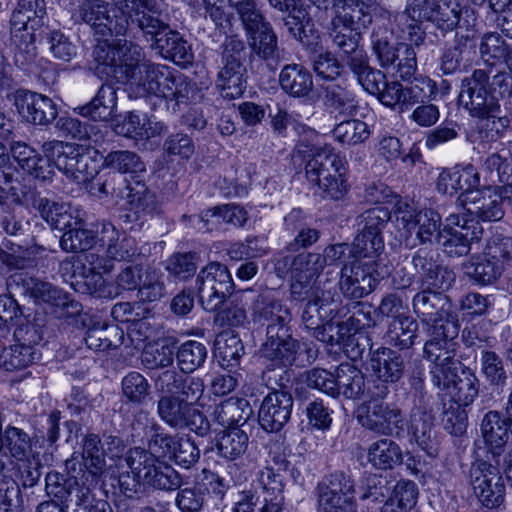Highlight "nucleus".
Masks as SVG:
<instances>
[{
  "instance_id": "f257e3e1",
  "label": "nucleus",
  "mask_w": 512,
  "mask_h": 512,
  "mask_svg": "<svg viewBox=\"0 0 512 512\" xmlns=\"http://www.w3.org/2000/svg\"><path fill=\"white\" fill-rule=\"evenodd\" d=\"M479 52L484 68L475 69L461 80L459 102L473 118L481 120L501 117L497 94L512 95V77L506 71V58L510 54L505 41L498 33H486L481 38Z\"/></svg>"
},
{
  "instance_id": "f03ea898",
  "label": "nucleus",
  "mask_w": 512,
  "mask_h": 512,
  "mask_svg": "<svg viewBox=\"0 0 512 512\" xmlns=\"http://www.w3.org/2000/svg\"><path fill=\"white\" fill-rule=\"evenodd\" d=\"M106 454L102 439L95 433H87L82 439L81 460L72 457L66 461L68 477L57 472L45 477V489L49 496L57 497L69 506H89L96 501L94 489L106 472Z\"/></svg>"
},
{
  "instance_id": "7ed1b4c3",
  "label": "nucleus",
  "mask_w": 512,
  "mask_h": 512,
  "mask_svg": "<svg viewBox=\"0 0 512 512\" xmlns=\"http://www.w3.org/2000/svg\"><path fill=\"white\" fill-rule=\"evenodd\" d=\"M45 14L44 0H19L12 13L10 24L13 59L15 65L22 69H27L37 57L35 31L43 25Z\"/></svg>"
},
{
  "instance_id": "20e7f679",
  "label": "nucleus",
  "mask_w": 512,
  "mask_h": 512,
  "mask_svg": "<svg viewBox=\"0 0 512 512\" xmlns=\"http://www.w3.org/2000/svg\"><path fill=\"white\" fill-rule=\"evenodd\" d=\"M459 333L458 321H446L429 330V340L424 345L425 357L433 363L430 369L433 385L448 384L455 372L462 369L457 358V342Z\"/></svg>"
},
{
  "instance_id": "39448f33",
  "label": "nucleus",
  "mask_w": 512,
  "mask_h": 512,
  "mask_svg": "<svg viewBox=\"0 0 512 512\" xmlns=\"http://www.w3.org/2000/svg\"><path fill=\"white\" fill-rule=\"evenodd\" d=\"M273 461L279 465L277 469L268 465L259 471L256 479L257 487L262 491V500L257 490L239 492L233 512H283L284 508V475L289 462L284 458Z\"/></svg>"
},
{
  "instance_id": "423d86ee",
  "label": "nucleus",
  "mask_w": 512,
  "mask_h": 512,
  "mask_svg": "<svg viewBox=\"0 0 512 512\" xmlns=\"http://www.w3.org/2000/svg\"><path fill=\"white\" fill-rule=\"evenodd\" d=\"M345 173V161L328 144H324L323 149L315 153L305 165L309 183L318 186L323 197L334 200L343 198L348 191Z\"/></svg>"
},
{
  "instance_id": "0eeeda50",
  "label": "nucleus",
  "mask_w": 512,
  "mask_h": 512,
  "mask_svg": "<svg viewBox=\"0 0 512 512\" xmlns=\"http://www.w3.org/2000/svg\"><path fill=\"white\" fill-rule=\"evenodd\" d=\"M113 15L109 14L108 4L100 0H88L79 5L74 16L89 25L95 34L102 37L108 35L125 36L130 27L136 28V18L134 12L120 10L112 5Z\"/></svg>"
},
{
  "instance_id": "6e6552de",
  "label": "nucleus",
  "mask_w": 512,
  "mask_h": 512,
  "mask_svg": "<svg viewBox=\"0 0 512 512\" xmlns=\"http://www.w3.org/2000/svg\"><path fill=\"white\" fill-rule=\"evenodd\" d=\"M245 44L236 36L227 37L222 45L221 66L217 75V87L222 97L236 99L246 90L247 70Z\"/></svg>"
},
{
  "instance_id": "1a4fd4ad",
  "label": "nucleus",
  "mask_w": 512,
  "mask_h": 512,
  "mask_svg": "<svg viewBox=\"0 0 512 512\" xmlns=\"http://www.w3.org/2000/svg\"><path fill=\"white\" fill-rule=\"evenodd\" d=\"M125 461L142 483L155 489L171 491L182 485L181 475L171 465L143 448L130 449Z\"/></svg>"
},
{
  "instance_id": "9d476101",
  "label": "nucleus",
  "mask_w": 512,
  "mask_h": 512,
  "mask_svg": "<svg viewBox=\"0 0 512 512\" xmlns=\"http://www.w3.org/2000/svg\"><path fill=\"white\" fill-rule=\"evenodd\" d=\"M157 24H148L143 18H136V28L152 41V47L158 50L165 58L176 64L188 63L193 54L187 41L179 32L170 29L169 24L163 19L160 8L156 9Z\"/></svg>"
},
{
  "instance_id": "9b49d317",
  "label": "nucleus",
  "mask_w": 512,
  "mask_h": 512,
  "mask_svg": "<svg viewBox=\"0 0 512 512\" xmlns=\"http://www.w3.org/2000/svg\"><path fill=\"white\" fill-rule=\"evenodd\" d=\"M233 287L231 273L219 262H210L196 278L199 303L209 312L218 309L232 295Z\"/></svg>"
},
{
  "instance_id": "f8f14e48",
  "label": "nucleus",
  "mask_w": 512,
  "mask_h": 512,
  "mask_svg": "<svg viewBox=\"0 0 512 512\" xmlns=\"http://www.w3.org/2000/svg\"><path fill=\"white\" fill-rule=\"evenodd\" d=\"M160 419L174 429H189L198 436L210 433L211 425L207 417L196 407L174 397L161 395L157 402Z\"/></svg>"
},
{
  "instance_id": "ddd939ff",
  "label": "nucleus",
  "mask_w": 512,
  "mask_h": 512,
  "mask_svg": "<svg viewBox=\"0 0 512 512\" xmlns=\"http://www.w3.org/2000/svg\"><path fill=\"white\" fill-rule=\"evenodd\" d=\"M369 368L376 378L371 395L376 399H385L389 386L397 383L404 375L405 361L402 355L388 347H379L369 353Z\"/></svg>"
},
{
  "instance_id": "4468645a",
  "label": "nucleus",
  "mask_w": 512,
  "mask_h": 512,
  "mask_svg": "<svg viewBox=\"0 0 512 512\" xmlns=\"http://www.w3.org/2000/svg\"><path fill=\"white\" fill-rule=\"evenodd\" d=\"M239 297L246 302H252V320L254 323L266 325V335L270 334L272 328L281 334L290 331L291 311L282 301L275 299L269 293L256 294L252 289L244 290Z\"/></svg>"
},
{
  "instance_id": "2eb2a0df",
  "label": "nucleus",
  "mask_w": 512,
  "mask_h": 512,
  "mask_svg": "<svg viewBox=\"0 0 512 512\" xmlns=\"http://www.w3.org/2000/svg\"><path fill=\"white\" fill-rule=\"evenodd\" d=\"M353 494L350 476L335 472L324 477L316 488L318 512H357Z\"/></svg>"
},
{
  "instance_id": "dca6fc26",
  "label": "nucleus",
  "mask_w": 512,
  "mask_h": 512,
  "mask_svg": "<svg viewBox=\"0 0 512 512\" xmlns=\"http://www.w3.org/2000/svg\"><path fill=\"white\" fill-rule=\"evenodd\" d=\"M85 261H76L72 265L71 287L80 294L90 295L95 298L113 299L117 297L113 285L106 283L99 269L102 268L98 255L90 253L85 256Z\"/></svg>"
},
{
  "instance_id": "f3484780",
  "label": "nucleus",
  "mask_w": 512,
  "mask_h": 512,
  "mask_svg": "<svg viewBox=\"0 0 512 512\" xmlns=\"http://www.w3.org/2000/svg\"><path fill=\"white\" fill-rule=\"evenodd\" d=\"M128 70L122 79L130 97H145L157 89L156 82L161 65L145 60L142 48L138 44H129Z\"/></svg>"
},
{
  "instance_id": "a211bd4d",
  "label": "nucleus",
  "mask_w": 512,
  "mask_h": 512,
  "mask_svg": "<svg viewBox=\"0 0 512 512\" xmlns=\"http://www.w3.org/2000/svg\"><path fill=\"white\" fill-rule=\"evenodd\" d=\"M129 44L135 43L127 39L98 42L93 50L95 73L101 78L121 82L128 70Z\"/></svg>"
},
{
  "instance_id": "6ab92c4d",
  "label": "nucleus",
  "mask_w": 512,
  "mask_h": 512,
  "mask_svg": "<svg viewBox=\"0 0 512 512\" xmlns=\"http://www.w3.org/2000/svg\"><path fill=\"white\" fill-rule=\"evenodd\" d=\"M42 149L53 164V169L57 167L75 180L87 173V160L91 158L88 155L91 151L89 147L52 140L45 142Z\"/></svg>"
},
{
  "instance_id": "aec40b11",
  "label": "nucleus",
  "mask_w": 512,
  "mask_h": 512,
  "mask_svg": "<svg viewBox=\"0 0 512 512\" xmlns=\"http://www.w3.org/2000/svg\"><path fill=\"white\" fill-rule=\"evenodd\" d=\"M471 485L481 504L489 509L499 507L504 501L505 486L496 467L479 461L470 471Z\"/></svg>"
},
{
  "instance_id": "412c9836",
  "label": "nucleus",
  "mask_w": 512,
  "mask_h": 512,
  "mask_svg": "<svg viewBox=\"0 0 512 512\" xmlns=\"http://www.w3.org/2000/svg\"><path fill=\"white\" fill-rule=\"evenodd\" d=\"M363 428L384 436H399L404 431V415L395 404L384 401H372L367 405L366 413L359 417Z\"/></svg>"
},
{
  "instance_id": "4be33fe9",
  "label": "nucleus",
  "mask_w": 512,
  "mask_h": 512,
  "mask_svg": "<svg viewBox=\"0 0 512 512\" xmlns=\"http://www.w3.org/2000/svg\"><path fill=\"white\" fill-rule=\"evenodd\" d=\"M332 8L338 22L348 24L360 32L372 23L374 16L383 20H389L391 16L388 10L373 0H333Z\"/></svg>"
},
{
  "instance_id": "5701e85b",
  "label": "nucleus",
  "mask_w": 512,
  "mask_h": 512,
  "mask_svg": "<svg viewBox=\"0 0 512 512\" xmlns=\"http://www.w3.org/2000/svg\"><path fill=\"white\" fill-rule=\"evenodd\" d=\"M423 287L448 290L455 282V273L440 262V255L431 249H419L412 258Z\"/></svg>"
},
{
  "instance_id": "b1692460",
  "label": "nucleus",
  "mask_w": 512,
  "mask_h": 512,
  "mask_svg": "<svg viewBox=\"0 0 512 512\" xmlns=\"http://www.w3.org/2000/svg\"><path fill=\"white\" fill-rule=\"evenodd\" d=\"M443 291L439 288L423 287V290L413 297L415 313L422 317L423 322L431 326L430 329L446 321H457L450 313L451 304Z\"/></svg>"
},
{
  "instance_id": "393cba45",
  "label": "nucleus",
  "mask_w": 512,
  "mask_h": 512,
  "mask_svg": "<svg viewBox=\"0 0 512 512\" xmlns=\"http://www.w3.org/2000/svg\"><path fill=\"white\" fill-rule=\"evenodd\" d=\"M13 102L19 115L28 123L48 125L57 117L55 103L45 95L18 89L13 94Z\"/></svg>"
},
{
  "instance_id": "a878e982",
  "label": "nucleus",
  "mask_w": 512,
  "mask_h": 512,
  "mask_svg": "<svg viewBox=\"0 0 512 512\" xmlns=\"http://www.w3.org/2000/svg\"><path fill=\"white\" fill-rule=\"evenodd\" d=\"M293 403L292 395L285 390L268 393L258 413L260 426L267 432L280 431L290 420Z\"/></svg>"
},
{
  "instance_id": "bb28decb",
  "label": "nucleus",
  "mask_w": 512,
  "mask_h": 512,
  "mask_svg": "<svg viewBox=\"0 0 512 512\" xmlns=\"http://www.w3.org/2000/svg\"><path fill=\"white\" fill-rule=\"evenodd\" d=\"M301 351V343L292 337L291 331L278 333L274 328L266 335V341L261 345L259 354L265 362L272 366H292Z\"/></svg>"
},
{
  "instance_id": "cd10ccee",
  "label": "nucleus",
  "mask_w": 512,
  "mask_h": 512,
  "mask_svg": "<svg viewBox=\"0 0 512 512\" xmlns=\"http://www.w3.org/2000/svg\"><path fill=\"white\" fill-rule=\"evenodd\" d=\"M96 234L102 245L106 246V253L111 259L132 261L139 255L136 240L124 231L118 230L111 222H99Z\"/></svg>"
},
{
  "instance_id": "c85d7f7f",
  "label": "nucleus",
  "mask_w": 512,
  "mask_h": 512,
  "mask_svg": "<svg viewBox=\"0 0 512 512\" xmlns=\"http://www.w3.org/2000/svg\"><path fill=\"white\" fill-rule=\"evenodd\" d=\"M376 284L377 278L368 263L353 260L341 269L339 286L347 298H363L374 290Z\"/></svg>"
},
{
  "instance_id": "c756f323",
  "label": "nucleus",
  "mask_w": 512,
  "mask_h": 512,
  "mask_svg": "<svg viewBox=\"0 0 512 512\" xmlns=\"http://www.w3.org/2000/svg\"><path fill=\"white\" fill-rule=\"evenodd\" d=\"M6 145L9 146L10 153L18 167L25 173L42 182L50 181L53 178L55 170L47 156H41L26 143L14 139Z\"/></svg>"
},
{
  "instance_id": "7c9ffc66",
  "label": "nucleus",
  "mask_w": 512,
  "mask_h": 512,
  "mask_svg": "<svg viewBox=\"0 0 512 512\" xmlns=\"http://www.w3.org/2000/svg\"><path fill=\"white\" fill-rule=\"evenodd\" d=\"M434 415L426 406H415L411 413V432L418 446L429 456L438 454Z\"/></svg>"
},
{
  "instance_id": "2f4dec72",
  "label": "nucleus",
  "mask_w": 512,
  "mask_h": 512,
  "mask_svg": "<svg viewBox=\"0 0 512 512\" xmlns=\"http://www.w3.org/2000/svg\"><path fill=\"white\" fill-rule=\"evenodd\" d=\"M157 89L151 95L164 98L172 102L174 112L180 110V105L186 103L191 87L183 75H175L167 66H161L157 82Z\"/></svg>"
},
{
  "instance_id": "473e14b6",
  "label": "nucleus",
  "mask_w": 512,
  "mask_h": 512,
  "mask_svg": "<svg viewBox=\"0 0 512 512\" xmlns=\"http://www.w3.org/2000/svg\"><path fill=\"white\" fill-rule=\"evenodd\" d=\"M463 207L471 216L484 222L500 221L505 214L496 191L494 195L487 194L483 190L467 194Z\"/></svg>"
},
{
  "instance_id": "72a5a7b5",
  "label": "nucleus",
  "mask_w": 512,
  "mask_h": 512,
  "mask_svg": "<svg viewBox=\"0 0 512 512\" xmlns=\"http://www.w3.org/2000/svg\"><path fill=\"white\" fill-rule=\"evenodd\" d=\"M124 340V331L117 324L92 321L88 327L84 341L87 347L95 351H106L118 348Z\"/></svg>"
},
{
  "instance_id": "f704fd0d",
  "label": "nucleus",
  "mask_w": 512,
  "mask_h": 512,
  "mask_svg": "<svg viewBox=\"0 0 512 512\" xmlns=\"http://www.w3.org/2000/svg\"><path fill=\"white\" fill-rule=\"evenodd\" d=\"M440 390L446 391L454 399L453 402L463 406L470 405L479 394V379L473 371L465 368L455 372V376L448 384L435 385Z\"/></svg>"
},
{
  "instance_id": "c9c22d12",
  "label": "nucleus",
  "mask_w": 512,
  "mask_h": 512,
  "mask_svg": "<svg viewBox=\"0 0 512 512\" xmlns=\"http://www.w3.org/2000/svg\"><path fill=\"white\" fill-rule=\"evenodd\" d=\"M463 269L471 281L480 286H487L500 279L504 272V264L480 253L463 263Z\"/></svg>"
},
{
  "instance_id": "e433bc0d",
  "label": "nucleus",
  "mask_w": 512,
  "mask_h": 512,
  "mask_svg": "<svg viewBox=\"0 0 512 512\" xmlns=\"http://www.w3.org/2000/svg\"><path fill=\"white\" fill-rule=\"evenodd\" d=\"M509 422L502 419L497 411H489L481 423V432L488 452L494 458L499 457L508 440Z\"/></svg>"
},
{
  "instance_id": "4c0bfd02",
  "label": "nucleus",
  "mask_w": 512,
  "mask_h": 512,
  "mask_svg": "<svg viewBox=\"0 0 512 512\" xmlns=\"http://www.w3.org/2000/svg\"><path fill=\"white\" fill-rule=\"evenodd\" d=\"M116 105V90L109 84H103L91 102L75 108L74 111L94 121H108L114 115Z\"/></svg>"
},
{
  "instance_id": "58836bf2",
  "label": "nucleus",
  "mask_w": 512,
  "mask_h": 512,
  "mask_svg": "<svg viewBox=\"0 0 512 512\" xmlns=\"http://www.w3.org/2000/svg\"><path fill=\"white\" fill-rule=\"evenodd\" d=\"M438 94L437 84L427 76L415 77L406 86L401 84V99H399V111L404 112L418 103H425L436 99Z\"/></svg>"
},
{
  "instance_id": "ea45409f",
  "label": "nucleus",
  "mask_w": 512,
  "mask_h": 512,
  "mask_svg": "<svg viewBox=\"0 0 512 512\" xmlns=\"http://www.w3.org/2000/svg\"><path fill=\"white\" fill-rule=\"evenodd\" d=\"M40 216L54 229L66 230L68 227L79 224L70 204L54 201L42 197L35 208Z\"/></svg>"
},
{
  "instance_id": "a19ab883",
  "label": "nucleus",
  "mask_w": 512,
  "mask_h": 512,
  "mask_svg": "<svg viewBox=\"0 0 512 512\" xmlns=\"http://www.w3.org/2000/svg\"><path fill=\"white\" fill-rule=\"evenodd\" d=\"M323 104L340 114H352L356 107L355 96L343 79L329 81L321 85Z\"/></svg>"
},
{
  "instance_id": "79ce46f5",
  "label": "nucleus",
  "mask_w": 512,
  "mask_h": 512,
  "mask_svg": "<svg viewBox=\"0 0 512 512\" xmlns=\"http://www.w3.org/2000/svg\"><path fill=\"white\" fill-rule=\"evenodd\" d=\"M367 459L376 469L388 470L402 463L403 454L396 442L382 438L368 447Z\"/></svg>"
},
{
  "instance_id": "37998d69",
  "label": "nucleus",
  "mask_w": 512,
  "mask_h": 512,
  "mask_svg": "<svg viewBox=\"0 0 512 512\" xmlns=\"http://www.w3.org/2000/svg\"><path fill=\"white\" fill-rule=\"evenodd\" d=\"M32 293L43 302L61 308L68 316L78 315L82 310L81 304L74 300L69 293L48 282H36Z\"/></svg>"
},
{
  "instance_id": "c03bdc74",
  "label": "nucleus",
  "mask_w": 512,
  "mask_h": 512,
  "mask_svg": "<svg viewBox=\"0 0 512 512\" xmlns=\"http://www.w3.org/2000/svg\"><path fill=\"white\" fill-rule=\"evenodd\" d=\"M281 88L293 97H305L313 88L308 70L298 64L286 65L279 76Z\"/></svg>"
},
{
  "instance_id": "a18cd8bd",
  "label": "nucleus",
  "mask_w": 512,
  "mask_h": 512,
  "mask_svg": "<svg viewBox=\"0 0 512 512\" xmlns=\"http://www.w3.org/2000/svg\"><path fill=\"white\" fill-rule=\"evenodd\" d=\"M392 40L393 32L384 23L374 27L371 34L372 51L383 68L396 65L399 43L394 44Z\"/></svg>"
},
{
  "instance_id": "49530a36",
  "label": "nucleus",
  "mask_w": 512,
  "mask_h": 512,
  "mask_svg": "<svg viewBox=\"0 0 512 512\" xmlns=\"http://www.w3.org/2000/svg\"><path fill=\"white\" fill-rule=\"evenodd\" d=\"M419 324L410 316H397L389 324L387 342L400 350L409 349L417 338Z\"/></svg>"
},
{
  "instance_id": "de8ad7c7",
  "label": "nucleus",
  "mask_w": 512,
  "mask_h": 512,
  "mask_svg": "<svg viewBox=\"0 0 512 512\" xmlns=\"http://www.w3.org/2000/svg\"><path fill=\"white\" fill-rule=\"evenodd\" d=\"M417 498V485L410 480H400L391 496L380 507V512H408L415 506Z\"/></svg>"
},
{
  "instance_id": "09e8293b",
  "label": "nucleus",
  "mask_w": 512,
  "mask_h": 512,
  "mask_svg": "<svg viewBox=\"0 0 512 512\" xmlns=\"http://www.w3.org/2000/svg\"><path fill=\"white\" fill-rule=\"evenodd\" d=\"M336 314L337 305L322 293V296L307 301L301 319L305 328L309 330L325 321L332 320Z\"/></svg>"
},
{
  "instance_id": "8fccbe9b",
  "label": "nucleus",
  "mask_w": 512,
  "mask_h": 512,
  "mask_svg": "<svg viewBox=\"0 0 512 512\" xmlns=\"http://www.w3.org/2000/svg\"><path fill=\"white\" fill-rule=\"evenodd\" d=\"M337 388L338 395H343L348 399L361 398L365 392L364 374L348 363H342L337 367Z\"/></svg>"
},
{
  "instance_id": "3c124183",
  "label": "nucleus",
  "mask_w": 512,
  "mask_h": 512,
  "mask_svg": "<svg viewBox=\"0 0 512 512\" xmlns=\"http://www.w3.org/2000/svg\"><path fill=\"white\" fill-rule=\"evenodd\" d=\"M206 346L196 340H188L179 347H175V358L182 372L193 373L203 366L207 359Z\"/></svg>"
},
{
  "instance_id": "603ef678",
  "label": "nucleus",
  "mask_w": 512,
  "mask_h": 512,
  "mask_svg": "<svg viewBox=\"0 0 512 512\" xmlns=\"http://www.w3.org/2000/svg\"><path fill=\"white\" fill-rule=\"evenodd\" d=\"M175 357V343L162 340L149 343L141 354V363L151 370L172 366Z\"/></svg>"
},
{
  "instance_id": "864d4df0",
  "label": "nucleus",
  "mask_w": 512,
  "mask_h": 512,
  "mask_svg": "<svg viewBox=\"0 0 512 512\" xmlns=\"http://www.w3.org/2000/svg\"><path fill=\"white\" fill-rule=\"evenodd\" d=\"M215 352L222 366L234 368L244 354V346L238 335L232 331H223L215 340Z\"/></svg>"
},
{
  "instance_id": "5fc2aeb1",
  "label": "nucleus",
  "mask_w": 512,
  "mask_h": 512,
  "mask_svg": "<svg viewBox=\"0 0 512 512\" xmlns=\"http://www.w3.org/2000/svg\"><path fill=\"white\" fill-rule=\"evenodd\" d=\"M39 358V349L27 348L14 342V344L2 350L0 366L7 371L19 370L28 367Z\"/></svg>"
},
{
  "instance_id": "6e6d98bb",
  "label": "nucleus",
  "mask_w": 512,
  "mask_h": 512,
  "mask_svg": "<svg viewBox=\"0 0 512 512\" xmlns=\"http://www.w3.org/2000/svg\"><path fill=\"white\" fill-rule=\"evenodd\" d=\"M0 440L2 446L17 460L24 461L32 452V438L21 428L8 425L1 432Z\"/></svg>"
},
{
  "instance_id": "4d7b16f0",
  "label": "nucleus",
  "mask_w": 512,
  "mask_h": 512,
  "mask_svg": "<svg viewBox=\"0 0 512 512\" xmlns=\"http://www.w3.org/2000/svg\"><path fill=\"white\" fill-rule=\"evenodd\" d=\"M103 165L120 173L130 174L131 178H139V174L146 171L140 157L128 150L111 151L104 157Z\"/></svg>"
},
{
  "instance_id": "13d9d810",
  "label": "nucleus",
  "mask_w": 512,
  "mask_h": 512,
  "mask_svg": "<svg viewBox=\"0 0 512 512\" xmlns=\"http://www.w3.org/2000/svg\"><path fill=\"white\" fill-rule=\"evenodd\" d=\"M247 37L252 52L259 58L272 61L279 58L277 36L271 24L264 26V28Z\"/></svg>"
},
{
  "instance_id": "bf43d9fd",
  "label": "nucleus",
  "mask_w": 512,
  "mask_h": 512,
  "mask_svg": "<svg viewBox=\"0 0 512 512\" xmlns=\"http://www.w3.org/2000/svg\"><path fill=\"white\" fill-rule=\"evenodd\" d=\"M334 139L348 146L364 143L370 137V129L366 122L359 119H349L340 122L332 130Z\"/></svg>"
},
{
  "instance_id": "052dcab7",
  "label": "nucleus",
  "mask_w": 512,
  "mask_h": 512,
  "mask_svg": "<svg viewBox=\"0 0 512 512\" xmlns=\"http://www.w3.org/2000/svg\"><path fill=\"white\" fill-rule=\"evenodd\" d=\"M249 437L238 427L224 431L218 439L217 449L220 456L228 460H236L248 449Z\"/></svg>"
},
{
  "instance_id": "680f3d73",
  "label": "nucleus",
  "mask_w": 512,
  "mask_h": 512,
  "mask_svg": "<svg viewBox=\"0 0 512 512\" xmlns=\"http://www.w3.org/2000/svg\"><path fill=\"white\" fill-rule=\"evenodd\" d=\"M243 406H247V402L241 399L229 398L215 405L211 418L214 422L223 427L233 428L240 422L246 421Z\"/></svg>"
},
{
  "instance_id": "e2e57ef3",
  "label": "nucleus",
  "mask_w": 512,
  "mask_h": 512,
  "mask_svg": "<svg viewBox=\"0 0 512 512\" xmlns=\"http://www.w3.org/2000/svg\"><path fill=\"white\" fill-rule=\"evenodd\" d=\"M483 170L492 182L512 181V154L507 149L488 155L483 162Z\"/></svg>"
},
{
  "instance_id": "0e129e2a",
  "label": "nucleus",
  "mask_w": 512,
  "mask_h": 512,
  "mask_svg": "<svg viewBox=\"0 0 512 512\" xmlns=\"http://www.w3.org/2000/svg\"><path fill=\"white\" fill-rule=\"evenodd\" d=\"M209 217H216L219 222L231 224L235 227H242L248 220L247 211L236 204H225L207 209L203 214L194 216L193 219L204 225L208 222Z\"/></svg>"
},
{
  "instance_id": "69168bd1",
  "label": "nucleus",
  "mask_w": 512,
  "mask_h": 512,
  "mask_svg": "<svg viewBox=\"0 0 512 512\" xmlns=\"http://www.w3.org/2000/svg\"><path fill=\"white\" fill-rule=\"evenodd\" d=\"M125 181L114 174L102 175L92 179L88 189L90 194L99 198L111 197L118 203L119 199L125 197Z\"/></svg>"
},
{
  "instance_id": "338daca9",
  "label": "nucleus",
  "mask_w": 512,
  "mask_h": 512,
  "mask_svg": "<svg viewBox=\"0 0 512 512\" xmlns=\"http://www.w3.org/2000/svg\"><path fill=\"white\" fill-rule=\"evenodd\" d=\"M41 35L54 58L68 62L76 56V46L61 30L46 27Z\"/></svg>"
},
{
  "instance_id": "774afa93",
  "label": "nucleus",
  "mask_w": 512,
  "mask_h": 512,
  "mask_svg": "<svg viewBox=\"0 0 512 512\" xmlns=\"http://www.w3.org/2000/svg\"><path fill=\"white\" fill-rule=\"evenodd\" d=\"M175 504L180 512H200L205 504V487L197 479L193 485L177 488Z\"/></svg>"
}]
</instances>
